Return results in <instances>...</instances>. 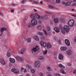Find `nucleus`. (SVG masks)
<instances>
[{
    "instance_id": "1",
    "label": "nucleus",
    "mask_w": 76,
    "mask_h": 76,
    "mask_svg": "<svg viewBox=\"0 0 76 76\" xmlns=\"http://www.w3.org/2000/svg\"><path fill=\"white\" fill-rule=\"evenodd\" d=\"M69 30L70 28H69V26L66 25L64 26V28H61V32L63 34H65V31H66V32H69Z\"/></svg>"
},
{
    "instance_id": "2",
    "label": "nucleus",
    "mask_w": 76,
    "mask_h": 76,
    "mask_svg": "<svg viewBox=\"0 0 76 76\" xmlns=\"http://www.w3.org/2000/svg\"><path fill=\"white\" fill-rule=\"evenodd\" d=\"M41 66V64L40 63V62L38 61H35L34 62V67L38 68L39 67Z\"/></svg>"
},
{
    "instance_id": "3",
    "label": "nucleus",
    "mask_w": 76,
    "mask_h": 76,
    "mask_svg": "<svg viewBox=\"0 0 76 76\" xmlns=\"http://www.w3.org/2000/svg\"><path fill=\"white\" fill-rule=\"evenodd\" d=\"M74 20H70L69 21L68 24L69 26L72 27V26H73V25H74Z\"/></svg>"
},
{
    "instance_id": "4",
    "label": "nucleus",
    "mask_w": 76,
    "mask_h": 76,
    "mask_svg": "<svg viewBox=\"0 0 76 76\" xmlns=\"http://www.w3.org/2000/svg\"><path fill=\"white\" fill-rule=\"evenodd\" d=\"M38 50H39L38 46L36 45L35 48H33L31 49V51L32 53H35L36 51H38Z\"/></svg>"
},
{
    "instance_id": "5",
    "label": "nucleus",
    "mask_w": 76,
    "mask_h": 76,
    "mask_svg": "<svg viewBox=\"0 0 76 76\" xmlns=\"http://www.w3.org/2000/svg\"><path fill=\"white\" fill-rule=\"evenodd\" d=\"M31 22L33 26H35L37 24V21L36 19H32L31 21Z\"/></svg>"
},
{
    "instance_id": "6",
    "label": "nucleus",
    "mask_w": 76,
    "mask_h": 76,
    "mask_svg": "<svg viewBox=\"0 0 76 76\" xmlns=\"http://www.w3.org/2000/svg\"><path fill=\"white\" fill-rule=\"evenodd\" d=\"M11 71L15 74H18L19 73V70L16 69H11Z\"/></svg>"
},
{
    "instance_id": "7",
    "label": "nucleus",
    "mask_w": 76,
    "mask_h": 76,
    "mask_svg": "<svg viewBox=\"0 0 76 76\" xmlns=\"http://www.w3.org/2000/svg\"><path fill=\"white\" fill-rule=\"evenodd\" d=\"M7 28H6L2 27L0 29V37L2 35V33L4 31H6Z\"/></svg>"
},
{
    "instance_id": "8",
    "label": "nucleus",
    "mask_w": 76,
    "mask_h": 76,
    "mask_svg": "<svg viewBox=\"0 0 76 76\" xmlns=\"http://www.w3.org/2000/svg\"><path fill=\"white\" fill-rule=\"evenodd\" d=\"M65 42L67 45V46H68V47H69L70 46V41L68 39H65Z\"/></svg>"
},
{
    "instance_id": "9",
    "label": "nucleus",
    "mask_w": 76,
    "mask_h": 76,
    "mask_svg": "<svg viewBox=\"0 0 76 76\" xmlns=\"http://www.w3.org/2000/svg\"><path fill=\"white\" fill-rule=\"evenodd\" d=\"M15 58L17 60H18L19 61H23V59L22 58L19 56H17Z\"/></svg>"
},
{
    "instance_id": "10",
    "label": "nucleus",
    "mask_w": 76,
    "mask_h": 76,
    "mask_svg": "<svg viewBox=\"0 0 76 76\" xmlns=\"http://www.w3.org/2000/svg\"><path fill=\"white\" fill-rule=\"evenodd\" d=\"M28 22V18H25L24 20L22 21V24L23 25H24L26 23Z\"/></svg>"
},
{
    "instance_id": "11",
    "label": "nucleus",
    "mask_w": 76,
    "mask_h": 76,
    "mask_svg": "<svg viewBox=\"0 0 76 76\" xmlns=\"http://www.w3.org/2000/svg\"><path fill=\"white\" fill-rule=\"evenodd\" d=\"M11 63H15V59L14 58H10L9 59Z\"/></svg>"
},
{
    "instance_id": "12",
    "label": "nucleus",
    "mask_w": 76,
    "mask_h": 76,
    "mask_svg": "<svg viewBox=\"0 0 76 76\" xmlns=\"http://www.w3.org/2000/svg\"><path fill=\"white\" fill-rule=\"evenodd\" d=\"M40 44L42 46L44 47H46V45H47L46 43L43 42H40Z\"/></svg>"
},
{
    "instance_id": "13",
    "label": "nucleus",
    "mask_w": 76,
    "mask_h": 76,
    "mask_svg": "<svg viewBox=\"0 0 76 76\" xmlns=\"http://www.w3.org/2000/svg\"><path fill=\"white\" fill-rule=\"evenodd\" d=\"M71 3H73L72 1H68L67 2L66 4V6H70L71 4Z\"/></svg>"
},
{
    "instance_id": "14",
    "label": "nucleus",
    "mask_w": 76,
    "mask_h": 76,
    "mask_svg": "<svg viewBox=\"0 0 76 76\" xmlns=\"http://www.w3.org/2000/svg\"><path fill=\"white\" fill-rule=\"evenodd\" d=\"M0 61L1 63L2 64V65H5L6 64V63L4 61L3 59H1L0 60Z\"/></svg>"
},
{
    "instance_id": "15",
    "label": "nucleus",
    "mask_w": 76,
    "mask_h": 76,
    "mask_svg": "<svg viewBox=\"0 0 76 76\" xmlns=\"http://www.w3.org/2000/svg\"><path fill=\"white\" fill-rule=\"evenodd\" d=\"M66 53L68 55L70 56L72 54V51L70 50H67L66 51Z\"/></svg>"
},
{
    "instance_id": "16",
    "label": "nucleus",
    "mask_w": 76,
    "mask_h": 76,
    "mask_svg": "<svg viewBox=\"0 0 76 76\" xmlns=\"http://www.w3.org/2000/svg\"><path fill=\"white\" fill-rule=\"evenodd\" d=\"M58 58L61 60L63 59V55H62V54H60L59 55Z\"/></svg>"
},
{
    "instance_id": "17",
    "label": "nucleus",
    "mask_w": 76,
    "mask_h": 76,
    "mask_svg": "<svg viewBox=\"0 0 76 76\" xmlns=\"http://www.w3.org/2000/svg\"><path fill=\"white\" fill-rule=\"evenodd\" d=\"M54 30L55 31V32L57 33H58V32H60V30H59L58 28L57 27H55L54 28Z\"/></svg>"
},
{
    "instance_id": "18",
    "label": "nucleus",
    "mask_w": 76,
    "mask_h": 76,
    "mask_svg": "<svg viewBox=\"0 0 76 76\" xmlns=\"http://www.w3.org/2000/svg\"><path fill=\"white\" fill-rule=\"evenodd\" d=\"M61 51H66L67 50V48L64 47H61Z\"/></svg>"
},
{
    "instance_id": "19",
    "label": "nucleus",
    "mask_w": 76,
    "mask_h": 76,
    "mask_svg": "<svg viewBox=\"0 0 76 76\" xmlns=\"http://www.w3.org/2000/svg\"><path fill=\"white\" fill-rule=\"evenodd\" d=\"M46 69L49 72H51L52 71V69L49 66H47L46 67Z\"/></svg>"
},
{
    "instance_id": "20",
    "label": "nucleus",
    "mask_w": 76,
    "mask_h": 76,
    "mask_svg": "<svg viewBox=\"0 0 76 76\" xmlns=\"http://www.w3.org/2000/svg\"><path fill=\"white\" fill-rule=\"evenodd\" d=\"M19 53L21 54H23L24 53V51L23 49H21V50L19 51Z\"/></svg>"
},
{
    "instance_id": "21",
    "label": "nucleus",
    "mask_w": 76,
    "mask_h": 76,
    "mask_svg": "<svg viewBox=\"0 0 76 76\" xmlns=\"http://www.w3.org/2000/svg\"><path fill=\"white\" fill-rule=\"evenodd\" d=\"M60 72H61V73H62L63 74H66V72H65V71L63 69H61L60 70Z\"/></svg>"
},
{
    "instance_id": "22",
    "label": "nucleus",
    "mask_w": 76,
    "mask_h": 76,
    "mask_svg": "<svg viewBox=\"0 0 76 76\" xmlns=\"http://www.w3.org/2000/svg\"><path fill=\"white\" fill-rule=\"evenodd\" d=\"M27 26L28 28H31V27H32V26L33 25H32V24L31 23H28V24Z\"/></svg>"
},
{
    "instance_id": "23",
    "label": "nucleus",
    "mask_w": 76,
    "mask_h": 76,
    "mask_svg": "<svg viewBox=\"0 0 76 76\" xmlns=\"http://www.w3.org/2000/svg\"><path fill=\"white\" fill-rule=\"evenodd\" d=\"M54 21L55 23H57L58 22V19L57 18H55L54 20Z\"/></svg>"
},
{
    "instance_id": "24",
    "label": "nucleus",
    "mask_w": 76,
    "mask_h": 76,
    "mask_svg": "<svg viewBox=\"0 0 76 76\" xmlns=\"http://www.w3.org/2000/svg\"><path fill=\"white\" fill-rule=\"evenodd\" d=\"M21 70L22 72H24V73L26 72L27 71V70L26 69L23 68H21Z\"/></svg>"
},
{
    "instance_id": "25",
    "label": "nucleus",
    "mask_w": 76,
    "mask_h": 76,
    "mask_svg": "<svg viewBox=\"0 0 76 76\" xmlns=\"http://www.w3.org/2000/svg\"><path fill=\"white\" fill-rule=\"evenodd\" d=\"M38 59L40 60H44V58L43 56H41L38 57Z\"/></svg>"
},
{
    "instance_id": "26",
    "label": "nucleus",
    "mask_w": 76,
    "mask_h": 76,
    "mask_svg": "<svg viewBox=\"0 0 76 76\" xmlns=\"http://www.w3.org/2000/svg\"><path fill=\"white\" fill-rule=\"evenodd\" d=\"M30 17L31 18V19H35V17L34 15L33 14H31V15Z\"/></svg>"
},
{
    "instance_id": "27",
    "label": "nucleus",
    "mask_w": 76,
    "mask_h": 76,
    "mask_svg": "<svg viewBox=\"0 0 76 76\" xmlns=\"http://www.w3.org/2000/svg\"><path fill=\"white\" fill-rule=\"evenodd\" d=\"M48 7L50 9H54V7L51 5H49Z\"/></svg>"
},
{
    "instance_id": "28",
    "label": "nucleus",
    "mask_w": 76,
    "mask_h": 76,
    "mask_svg": "<svg viewBox=\"0 0 76 76\" xmlns=\"http://www.w3.org/2000/svg\"><path fill=\"white\" fill-rule=\"evenodd\" d=\"M58 66L60 67H61V68H63V69H64V68H65V66H63L61 64H59Z\"/></svg>"
},
{
    "instance_id": "29",
    "label": "nucleus",
    "mask_w": 76,
    "mask_h": 76,
    "mask_svg": "<svg viewBox=\"0 0 76 76\" xmlns=\"http://www.w3.org/2000/svg\"><path fill=\"white\" fill-rule=\"evenodd\" d=\"M42 28V26L41 25H39L37 26V28L39 30H41Z\"/></svg>"
},
{
    "instance_id": "30",
    "label": "nucleus",
    "mask_w": 76,
    "mask_h": 76,
    "mask_svg": "<svg viewBox=\"0 0 76 76\" xmlns=\"http://www.w3.org/2000/svg\"><path fill=\"white\" fill-rule=\"evenodd\" d=\"M34 39L36 41H39V38H38V37L37 36H34Z\"/></svg>"
},
{
    "instance_id": "31",
    "label": "nucleus",
    "mask_w": 76,
    "mask_h": 76,
    "mask_svg": "<svg viewBox=\"0 0 76 76\" xmlns=\"http://www.w3.org/2000/svg\"><path fill=\"white\" fill-rule=\"evenodd\" d=\"M38 35H40L41 36H42L44 35V34L42 32H39L38 33Z\"/></svg>"
},
{
    "instance_id": "32",
    "label": "nucleus",
    "mask_w": 76,
    "mask_h": 76,
    "mask_svg": "<svg viewBox=\"0 0 76 76\" xmlns=\"http://www.w3.org/2000/svg\"><path fill=\"white\" fill-rule=\"evenodd\" d=\"M43 18L44 19H45L46 20H47L48 19V16L46 15H44Z\"/></svg>"
},
{
    "instance_id": "33",
    "label": "nucleus",
    "mask_w": 76,
    "mask_h": 76,
    "mask_svg": "<svg viewBox=\"0 0 76 76\" xmlns=\"http://www.w3.org/2000/svg\"><path fill=\"white\" fill-rule=\"evenodd\" d=\"M26 41L28 42H31V39L29 38L26 39Z\"/></svg>"
},
{
    "instance_id": "34",
    "label": "nucleus",
    "mask_w": 76,
    "mask_h": 76,
    "mask_svg": "<svg viewBox=\"0 0 76 76\" xmlns=\"http://www.w3.org/2000/svg\"><path fill=\"white\" fill-rule=\"evenodd\" d=\"M47 48H50L51 47V45L50 44H48L47 45Z\"/></svg>"
},
{
    "instance_id": "35",
    "label": "nucleus",
    "mask_w": 76,
    "mask_h": 76,
    "mask_svg": "<svg viewBox=\"0 0 76 76\" xmlns=\"http://www.w3.org/2000/svg\"><path fill=\"white\" fill-rule=\"evenodd\" d=\"M35 16L36 18H37L38 19H39V16L37 14H35Z\"/></svg>"
},
{
    "instance_id": "36",
    "label": "nucleus",
    "mask_w": 76,
    "mask_h": 76,
    "mask_svg": "<svg viewBox=\"0 0 76 76\" xmlns=\"http://www.w3.org/2000/svg\"><path fill=\"white\" fill-rule=\"evenodd\" d=\"M26 1L25 0H23L21 1V3H22V4H25Z\"/></svg>"
},
{
    "instance_id": "37",
    "label": "nucleus",
    "mask_w": 76,
    "mask_h": 76,
    "mask_svg": "<svg viewBox=\"0 0 76 76\" xmlns=\"http://www.w3.org/2000/svg\"><path fill=\"white\" fill-rule=\"evenodd\" d=\"M30 71L31 72H32V73H35V70L34 69H31Z\"/></svg>"
},
{
    "instance_id": "38",
    "label": "nucleus",
    "mask_w": 76,
    "mask_h": 76,
    "mask_svg": "<svg viewBox=\"0 0 76 76\" xmlns=\"http://www.w3.org/2000/svg\"><path fill=\"white\" fill-rule=\"evenodd\" d=\"M10 55L11 53L9 52H8L7 54V57H10Z\"/></svg>"
},
{
    "instance_id": "39",
    "label": "nucleus",
    "mask_w": 76,
    "mask_h": 76,
    "mask_svg": "<svg viewBox=\"0 0 76 76\" xmlns=\"http://www.w3.org/2000/svg\"><path fill=\"white\" fill-rule=\"evenodd\" d=\"M39 75L40 76H43L44 74H43V73L42 72H40L39 73Z\"/></svg>"
},
{
    "instance_id": "40",
    "label": "nucleus",
    "mask_w": 76,
    "mask_h": 76,
    "mask_svg": "<svg viewBox=\"0 0 76 76\" xmlns=\"http://www.w3.org/2000/svg\"><path fill=\"white\" fill-rule=\"evenodd\" d=\"M47 29L48 31H50V30H51V29L50 28V27L48 26L47 27Z\"/></svg>"
},
{
    "instance_id": "41",
    "label": "nucleus",
    "mask_w": 76,
    "mask_h": 76,
    "mask_svg": "<svg viewBox=\"0 0 76 76\" xmlns=\"http://www.w3.org/2000/svg\"><path fill=\"white\" fill-rule=\"evenodd\" d=\"M56 2L57 3H60V0H56Z\"/></svg>"
},
{
    "instance_id": "42",
    "label": "nucleus",
    "mask_w": 76,
    "mask_h": 76,
    "mask_svg": "<svg viewBox=\"0 0 76 76\" xmlns=\"http://www.w3.org/2000/svg\"><path fill=\"white\" fill-rule=\"evenodd\" d=\"M71 6H76V3H74Z\"/></svg>"
},
{
    "instance_id": "43",
    "label": "nucleus",
    "mask_w": 76,
    "mask_h": 76,
    "mask_svg": "<svg viewBox=\"0 0 76 76\" xmlns=\"http://www.w3.org/2000/svg\"><path fill=\"white\" fill-rule=\"evenodd\" d=\"M47 53V50H46L45 51H44V52H43V54H46Z\"/></svg>"
},
{
    "instance_id": "44",
    "label": "nucleus",
    "mask_w": 76,
    "mask_h": 76,
    "mask_svg": "<svg viewBox=\"0 0 76 76\" xmlns=\"http://www.w3.org/2000/svg\"><path fill=\"white\" fill-rule=\"evenodd\" d=\"M34 3V4H38V2L36 1H33Z\"/></svg>"
},
{
    "instance_id": "45",
    "label": "nucleus",
    "mask_w": 76,
    "mask_h": 76,
    "mask_svg": "<svg viewBox=\"0 0 76 76\" xmlns=\"http://www.w3.org/2000/svg\"><path fill=\"white\" fill-rule=\"evenodd\" d=\"M62 4H65V5L66 6V3L65 1H63L62 2Z\"/></svg>"
},
{
    "instance_id": "46",
    "label": "nucleus",
    "mask_w": 76,
    "mask_h": 76,
    "mask_svg": "<svg viewBox=\"0 0 76 76\" xmlns=\"http://www.w3.org/2000/svg\"><path fill=\"white\" fill-rule=\"evenodd\" d=\"M59 21L62 22L63 21V19H62L60 18L59 20Z\"/></svg>"
},
{
    "instance_id": "47",
    "label": "nucleus",
    "mask_w": 76,
    "mask_h": 76,
    "mask_svg": "<svg viewBox=\"0 0 76 76\" xmlns=\"http://www.w3.org/2000/svg\"><path fill=\"white\" fill-rule=\"evenodd\" d=\"M44 32L45 34L46 35H47V32H46V31H44Z\"/></svg>"
},
{
    "instance_id": "48",
    "label": "nucleus",
    "mask_w": 76,
    "mask_h": 76,
    "mask_svg": "<svg viewBox=\"0 0 76 76\" xmlns=\"http://www.w3.org/2000/svg\"><path fill=\"white\" fill-rule=\"evenodd\" d=\"M39 19H43V18L42 17H41L39 16Z\"/></svg>"
},
{
    "instance_id": "49",
    "label": "nucleus",
    "mask_w": 76,
    "mask_h": 76,
    "mask_svg": "<svg viewBox=\"0 0 76 76\" xmlns=\"http://www.w3.org/2000/svg\"><path fill=\"white\" fill-rule=\"evenodd\" d=\"M27 67H28V68H31V66L29 65H27Z\"/></svg>"
},
{
    "instance_id": "50",
    "label": "nucleus",
    "mask_w": 76,
    "mask_h": 76,
    "mask_svg": "<svg viewBox=\"0 0 76 76\" xmlns=\"http://www.w3.org/2000/svg\"><path fill=\"white\" fill-rule=\"evenodd\" d=\"M58 44H61V41L59 40H58Z\"/></svg>"
},
{
    "instance_id": "51",
    "label": "nucleus",
    "mask_w": 76,
    "mask_h": 76,
    "mask_svg": "<svg viewBox=\"0 0 76 76\" xmlns=\"http://www.w3.org/2000/svg\"><path fill=\"white\" fill-rule=\"evenodd\" d=\"M67 65H68V66H71V64H70V63H68L67 64Z\"/></svg>"
},
{
    "instance_id": "52",
    "label": "nucleus",
    "mask_w": 76,
    "mask_h": 76,
    "mask_svg": "<svg viewBox=\"0 0 76 76\" xmlns=\"http://www.w3.org/2000/svg\"><path fill=\"white\" fill-rule=\"evenodd\" d=\"M46 13H47V14H50H50H51V12L47 11L46 12Z\"/></svg>"
},
{
    "instance_id": "53",
    "label": "nucleus",
    "mask_w": 76,
    "mask_h": 76,
    "mask_svg": "<svg viewBox=\"0 0 76 76\" xmlns=\"http://www.w3.org/2000/svg\"><path fill=\"white\" fill-rule=\"evenodd\" d=\"M11 12L12 13H13V12H14V10H13V9L11 10Z\"/></svg>"
},
{
    "instance_id": "54",
    "label": "nucleus",
    "mask_w": 76,
    "mask_h": 76,
    "mask_svg": "<svg viewBox=\"0 0 76 76\" xmlns=\"http://www.w3.org/2000/svg\"><path fill=\"white\" fill-rule=\"evenodd\" d=\"M12 6H16V4H15L14 3H12Z\"/></svg>"
},
{
    "instance_id": "55",
    "label": "nucleus",
    "mask_w": 76,
    "mask_h": 76,
    "mask_svg": "<svg viewBox=\"0 0 76 76\" xmlns=\"http://www.w3.org/2000/svg\"><path fill=\"white\" fill-rule=\"evenodd\" d=\"M72 16H73V17H75V18L76 17V15H72Z\"/></svg>"
},
{
    "instance_id": "56",
    "label": "nucleus",
    "mask_w": 76,
    "mask_h": 76,
    "mask_svg": "<svg viewBox=\"0 0 76 76\" xmlns=\"http://www.w3.org/2000/svg\"><path fill=\"white\" fill-rule=\"evenodd\" d=\"M74 42H75L76 43V37H75V38L74 39Z\"/></svg>"
},
{
    "instance_id": "57",
    "label": "nucleus",
    "mask_w": 76,
    "mask_h": 76,
    "mask_svg": "<svg viewBox=\"0 0 76 76\" xmlns=\"http://www.w3.org/2000/svg\"><path fill=\"white\" fill-rule=\"evenodd\" d=\"M56 75L57 76H60V75L59 74L57 73L56 74Z\"/></svg>"
},
{
    "instance_id": "58",
    "label": "nucleus",
    "mask_w": 76,
    "mask_h": 76,
    "mask_svg": "<svg viewBox=\"0 0 76 76\" xmlns=\"http://www.w3.org/2000/svg\"><path fill=\"white\" fill-rule=\"evenodd\" d=\"M43 3H42V1H41L40 2V4H42Z\"/></svg>"
},
{
    "instance_id": "59",
    "label": "nucleus",
    "mask_w": 76,
    "mask_h": 76,
    "mask_svg": "<svg viewBox=\"0 0 76 76\" xmlns=\"http://www.w3.org/2000/svg\"><path fill=\"white\" fill-rule=\"evenodd\" d=\"M47 76H53V75H52L51 74H49V75H48Z\"/></svg>"
},
{
    "instance_id": "60",
    "label": "nucleus",
    "mask_w": 76,
    "mask_h": 76,
    "mask_svg": "<svg viewBox=\"0 0 76 76\" xmlns=\"http://www.w3.org/2000/svg\"><path fill=\"white\" fill-rule=\"evenodd\" d=\"M27 76H31V75H30V74H27Z\"/></svg>"
},
{
    "instance_id": "61",
    "label": "nucleus",
    "mask_w": 76,
    "mask_h": 76,
    "mask_svg": "<svg viewBox=\"0 0 76 76\" xmlns=\"http://www.w3.org/2000/svg\"><path fill=\"white\" fill-rule=\"evenodd\" d=\"M9 66L10 67H11V66H12V64H10L9 65Z\"/></svg>"
},
{
    "instance_id": "62",
    "label": "nucleus",
    "mask_w": 76,
    "mask_h": 76,
    "mask_svg": "<svg viewBox=\"0 0 76 76\" xmlns=\"http://www.w3.org/2000/svg\"><path fill=\"white\" fill-rule=\"evenodd\" d=\"M50 24H53V22L51 21L50 22Z\"/></svg>"
},
{
    "instance_id": "63",
    "label": "nucleus",
    "mask_w": 76,
    "mask_h": 76,
    "mask_svg": "<svg viewBox=\"0 0 76 76\" xmlns=\"http://www.w3.org/2000/svg\"><path fill=\"white\" fill-rule=\"evenodd\" d=\"M52 33L53 34H55V32H52Z\"/></svg>"
},
{
    "instance_id": "64",
    "label": "nucleus",
    "mask_w": 76,
    "mask_h": 76,
    "mask_svg": "<svg viewBox=\"0 0 76 76\" xmlns=\"http://www.w3.org/2000/svg\"><path fill=\"white\" fill-rule=\"evenodd\" d=\"M73 1L74 2H76V0H73Z\"/></svg>"
}]
</instances>
